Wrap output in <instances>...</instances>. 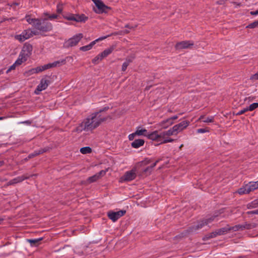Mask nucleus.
I'll return each instance as SVG.
<instances>
[{
	"label": "nucleus",
	"instance_id": "1",
	"mask_svg": "<svg viewBox=\"0 0 258 258\" xmlns=\"http://www.w3.org/2000/svg\"><path fill=\"white\" fill-rule=\"evenodd\" d=\"M97 127V113H94L84 119L74 130V132L92 131Z\"/></svg>",
	"mask_w": 258,
	"mask_h": 258
},
{
	"label": "nucleus",
	"instance_id": "2",
	"mask_svg": "<svg viewBox=\"0 0 258 258\" xmlns=\"http://www.w3.org/2000/svg\"><path fill=\"white\" fill-rule=\"evenodd\" d=\"M151 162L150 159L146 158L144 160L138 162L133 169L126 172L124 175L120 178L122 181H130L134 179L137 176V173L138 172L140 167L149 164Z\"/></svg>",
	"mask_w": 258,
	"mask_h": 258
},
{
	"label": "nucleus",
	"instance_id": "3",
	"mask_svg": "<svg viewBox=\"0 0 258 258\" xmlns=\"http://www.w3.org/2000/svg\"><path fill=\"white\" fill-rule=\"evenodd\" d=\"M47 18H44L42 20L38 19L27 18V21L30 24H32L37 29L42 32H48L52 30V24L46 22Z\"/></svg>",
	"mask_w": 258,
	"mask_h": 258
},
{
	"label": "nucleus",
	"instance_id": "4",
	"mask_svg": "<svg viewBox=\"0 0 258 258\" xmlns=\"http://www.w3.org/2000/svg\"><path fill=\"white\" fill-rule=\"evenodd\" d=\"M257 188H258V181H251L240 188L238 190V193L240 195L247 194Z\"/></svg>",
	"mask_w": 258,
	"mask_h": 258
},
{
	"label": "nucleus",
	"instance_id": "5",
	"mask_svg": "<svg viewBox=\"0 0 258 258\" xmlns=\"http://www.w3.org/2000/svg\"><path fill=\"white\" fill-rule=\"evenodd\" d=\"M83 37V35L81 33L73 36L72 38H71L65 41L63 44L64 47L69 48L76 45Z\"/></svg>",
	"mask_w": 258,
	"mask_h": 258
},
{
	"label": "nucleus",
	"instance_id": "6",
	"mask_svg": "<svg viewBox=\"0 0 258 258\" xmlns=\"http://www.w3.org/2000/svg\"><path fill=\"white\" fill-rule=\"evenodd\" d=\"M256 226V224L255 223H245L244 224H238L234 226H231V230L234 231H237L239 230H243L244 229H250L253 228H255Z\"/></svg>",
	"mask_w": 258,
	"mask_h": 258
},
{
	"label": "nucleus",
	"instance_id": "7",
	"mask_svg": "<svg viewBox=\"0 0 258 258\" xmlns=\"http://www.w3.org/2000/svg\"><path fill=\"white\" fill-rule=\"evenodd\" d=\"M126 213L125 210H120L117 212L110 211L107 213L108 218L113 222L116 221L119 218L123 216Z\"/></svg>",
	"mask_w": 258,
	"mask_h": 258
},
{
	"label": "nucleus",
	"instance_id": "8",
	"mask_svg": "<svg viewBox=\"0 0 258 258\" xmlns=\"http://www.w3.org/2000/svg\"><path fill=\"white\" fill-rule=\"evenodd\" d=\"M218 216L219 214L215 213V214L211 217L199 221L198 224L196 225H195V226L197 230H198L199 229L203 228L205 225H207L209 223L212 222L214 220V219Z\"/></svg>",
	"mask_w": 258,
	"mask_h": 258
},
{
	"label": "nucleus",
	"instance_id": "9",
	"mask_svg": "<svg viewBox=\"0 0 258 258\" xmlns=\"http://www.w3.org/2000/svg\"><path fill=\"white\" fill-rule=\"evenodd\" d=\"M49 83V81L46 79V77L42 78L40 81V84L37 86V88L34 91L35 94H39L40 92L46 89L48 86Z\"/></svg>",
	"mask_w": 258,
	"mask_h": 258
},
{
	"label": "nucleus",
	"instance_id": "10",
	"mask_svg": "<svg viewBox=\"0 0 258 258\" xmlns=\"http://www.w3.org/2000/svg\"><path fill=\"white\" fill-rule=\"evenodd\" d=\"M197 231L195 225L189 227L187 229L183 231L182 232L180 233L179 235L175 236L174 239L179 238L181 239L183 237H186L188 235L194 233Z\"/></svg>",
	"mask_w": 258,
	"mask_h": 258
},
{
	"label": "nucleus",
	"instance_id": "11",
	"mask_svg": "<svg viewBox=\"0 0 258 258\" xmlns=\"http://www.w3.org/2000/svg\"><path fill=\"white\" fill-rule=\"evenodd\" d=\"M194 45V43L190 41H183L176 43L175 48L176 49H187Z\"/></svg>",
	"mask_w": 258,
	"mask_h": 258
},
{
	"label": "nucleus",
	"instance_id": "12",
	"mask_svg": "<svg viewBox=\"0 0 258 258\" xmlns=\"http://www.w3.org/2000/svg\"><path fill=\"white\" fill-rule=\"evenodd\" d=\"M111 8L105 5L101 0H98V14L107 13Z\"/></svg>",
	"mask_w": 258,
	"mask_h": 258
},
{
	"label": "nucleus",
	"instance_id": "13",
	"mask_svg": "<svg viewBox=\"0 0 258 258\" xmlns=\"http://www.w3.org/2000/svg\"><path fill=\"white\" fill-rule=\"evenodd\" d=\"M65 63H66V59H62L60 61H59V60L53 62L52 63H48L47 64H45L43 66H40V67H41L42 71H43L44 70H46L47 69H50L51 68L60 66L62 64H65Z\"/></svg>",
	"mask_w": 258,
	"mask_h": 258
},
{
	"label": "nucleus",
	"instance_id": "14",
	"mask_svg": "<svg viewBox=\"0 0 258 258\" xmlns=\"http://www.w3.org/2000/svg\"><path fill=\"white\" fill-rule=\"evenodd\" d=\"M189 124V121L187 120L183 121L173 126V131H175L177 134L178 133L182 131L184 128H186Z\"/></svg>",
	"mask_w": 258,
	"mask_h": 258
},
{
	"label": "nucleus",
	"instance_id": "15",
	"mask_svg": "<svg viewBox=\"0 0 258 258\" xmlns=\"http://www.w3.org/2000/svg\"><path fill=\"white\" fill-rule=\"evenodd\" d=\"M115 45H112L109 48H108L105 49L100 55L99 56L100 57V59L101 60L104 57L107 56L109 54H110L113 50L115 48Z\"/></svg>",
	"mask_w": 258,
	"mask_h": 258
},
{
	"label": "nucleus",
	"instance_id": "16",
	"mask_svg": "<svg viewBox=\"0 0 258 258\" xmlns=\"http://www.w3.org/2000/svg\"><path fill=\"white\" fill-rule=\"evenodd\" d=\"M231 226L227 225L225 227L216 229V232L217 235H222L226 234L228 231H231Z\"/></svg>",
	"mask_w": 258,
	"mask_h": 258
},
{
	"label": "nucleus",
	"instance_id": "17",
	"mask_svg": "<svg viewBox=\"0 0 258 258\" xmlns=\"http://www.w3.org/2000/svg\"><path fill=\"white\" fill-rule=\"evenodd\" d=\"M41 72H42V71L41 67L39 66V67H36L35 68H33V69H30V70H29L28 71L25 72L24 73V75L25 77H29V76H30L31 75H33L34 74L38 73Z\"/></svg>",
	"mask_w": 258,
	"mask_h": 258
},
{
	"label": "nucleus",
	"instance_id": "18",
	"mask_svg": "<svg viewBox=\"0 0 258 258\" xmlns=\"http://www.w3.org/2000/svg\"><path fill=\"white\" fill-rule=\"evenodd\" d=\"M147 137L148 139L152 140L153 141H156V140L160 141V139L161 138H162L161 134L159 135L158 134V131H154L150 134H148Z\"/></svg>",
	"mask_w": 258,
	"mask_h": 258
},
{
	"label": "nucleus",
	"instance_id": "19",
	"mask_svg": "<svg viewBox=\"0 0 258 258\" xmlns=\"http://www.w3.org/2000/svg\"><path fill=\"white\" fill-rule=\"evenodd\" d=\"M145 141L143 139L135 140L132 143L131 146L134 148H138L144 145Z\"/></svg>",
	"mask_w": 258,
	"mask_h": 258
},
{
	"label": "nucleus",
	"instance_id": "20",
	"mask_svg": "<svg viewBox=\"0 0 258 258\" xmlns=\"http://www.w3.org/2000/svg\"><path fill=\"white\" fill-rule=\"evenodd\" d=\"M37 176V174H32L30 176H28L27 175H24L21 176L17 177L13 179V181L14 183V184H16L17 183H19L20 182H22V181L24 180L25 179H28L30 176Z\"/></svg>",
	"mask_w": 258,
	"mask_h": 258
},
{
	"label": "nucleus",
	"instance_id": "21",
	"mask_svg": "<svg viewBox=\"0 0 258 258\" xmlns=\"http://www.w3.org/2000/svg\"><path fill=\"white\" fill-rule=\"evenodd\" d=\"M32 49L33 47L31 45L25 44L23 47L22 51L30 56L31 54Z\"/></svg>",
	"mask_w": 258,
	"mask_h": 258
},
{
	"label": "nucleus",
	"instance_id": "22",
	"mask_svg": "<svg viewBox=\"0 0 258 258\" xmlns=\"http://www.w3.org/2000/svg\"><path fill=\"white\" fill-rule=\"evenodd\" d=\"M173 123V121H172L171 119L170 118H169L166 120H163L161 122L160 125L163 128H165L168 127L169 126L171 125Z\"/></svg>",
	"mask_w": 258,
	"mask_h": 258
},
{
	"label": "nucleus",
	"instance_id": "23",
	"mask_svg": "<svg viewBox=\"0 0 258 258\" xmlns=\"http://www.w3.org/2000/svg\"><path fill=\"white\" fill-rule=\"evenodd\" d=\"M48 150V149L47 148H46V149H40L38 151H35L33 153H32L31 154H30L28 157V159H30V158H33L38 155H40L41 154H42L44 152H46V151H47Z\"/></svg>",
	"mask_w": 258,
	"mask_h": 258
},
{
	"label": "nucleus",
	"instance_id": "24",
	"mask_svg": "<svg viewBox=\"0 0 258 258\" xmlns=\"http://www.w3.org/2000/svg\"><path fill=\"white\" fill-rule=\"evenodd\" d=\"M22 34L25 37L26 40L33 36L34 35H36V33L30 31V30H26L23 32Z\"/></svg>",
	"mask_w": 258,
	"mask_h": 258
},
{
	"label": "nucleus",
	"instance_id": "25",
	"mask_svg": "<svg viewBox=\"0 0 258 258\" xmlns=\"http://www.w3.org/2000/svg\"><path fill=\"white\" fill-rule=\"evenodd\" d=\"M162 137L163 138H165L166 136H170L174 135H177L176 132L175 131H173V127L170 128L169 130L164 132L161 133Z\"/></svg>",
	"mask_w": 258,
	"mask_h": 258
},
{
	"label": "nucleus",
	"instance_id": "26",
	"mask_svg": "<svg viewBox=\"0 0 258 258\" xmlns=\"http://www.w3.org/2000/svg\"><path fill=\"white\" fill-rule=\"evenodd\" d=\"M217 234H216V230L211 232V233H208L206 235H205L203 238H202V240L203 241H206V240H208L211 238H215L217 236Z\"/></svg>",
	"mask_w": 258,
	"mask_h": 258
},
{
	"label": "nucleus",
	"instance_id": "27",
	"mask_svg": "<svg viewBox=\"0 0 258 258\" xmlns=\"http://www.w3.org/2000/svg\"><path fill=\"white\" fill-rule=\"evenodd\" d=\"M97 41V40H95L92 42L89 45H87L86 46H82L80 48V49L82 51H86L89 50H90L93 46L96 44V42Z\"/></svg>",
	"mask_w": 258,
	"mask_h": 258
},
{
	"label": "nucleus",
	"instance_id": "28",
	"mask_svg": "<svg viewBox=\"0 0 258 258\" xmlns=\"http://www.w3.org/2000/svg\"><path fill=\"white\" fill-rule=\"evenodd\" d=\"M247 209H253L258 207V199H256L246 205Z\"/></svg>",
	"mask_w": 258,
	"mask_h": 258
},
{
	"label": "nucleus",
	"instance_id": "29",
	"mask_svg": "<svg viewBox=\"0 0 258 258\" xmlns=\"http://www.w3.org/2000/svg\"><path fill=\"white\" fill-rule=\"evenodd\" d=\"M199 120H202L204 122H213L214 117L211 116L206 118L204 115H201Z\"/></svg>",
	"mask_w": 258,
	"mask_h": 258
},
{
	"label": "nucleus",
	"instance_id": "30",
	"mask_svg": "<svg viewBox=\"0 0 258 258\" xmlns=\"http://www.w3.org/2000/svg\"><path fill=\"white\" fill-rule=\"evenodd\" d=\"M87 19V17H85V16L83 14L79 15H75V21L77 22H85Z\"/></svg>",
	"mask_w": 258,
	"mask_h": 258
},
{
	"label": "nucleus",
	"instance_id": "31",
	"mask_svg": "<svg viewBox=\"0 0 258 258\" xmlns=\"http://www.w3.org/2000/svg\"><path fill=\"white\" fill-rule=\"evenodd\" d=\"M135 133L137 136H144L147 137L148 135L147 130L145 128L139 130V128H138Z\"/></svg>",
	"mask_w": 258,
	"mask_h": 258
},
{
	"label": "nucleus",
	"instance_id": "32",
	"mask_svg": "<svg viewBox=\"0 0 258 258\" xmlns=\"http://www.w3.org/2000/svg\"><path fill=\"white\" fill-rule=\"evenodd\" d=\"M80 151L83 154H87L91 153L92 152V150L90 147H85L81 148Z\"/></svg>",
	"mask_w": 258,
	"mask_h": 258
},
{
	"label": "nucleus",
	"instance_id": "33",
	"mask_svg": "<svg viewBox=\"0 0 258 258\" xmlns=\"http://www.w3.org/2000/svg\"><path fill=\"white\" fill-rule=\"evenodd\" d=\"M152 170L153 169H152V167H150V166H148L142 170V172L140 173V175H142L144 174L146 175L150 174L151 173Z\"/></svg>",
	"mask_w": 258,
	"mask_h": 258
},
{
	"label": "nucleus",
	"instance_id": "34",
	"mask_svg": "<svg viewBox=\"0 0 258 258\" xmlns=\"http://www.w3.org/2000/svg\"><path fill=\"white\" fill-rule=\"evenodd\" d=\"M136 58L135 54H132L130 56H127L125 59V62L127 64H130L133 61V60Z\"/></svg>",
	"mask_w": 258,
	"mask_h": 258
},
{
	"label": "nucleus",
	"instance_id": "35",
	"mask_svg": "<svg viewBox=\"0 0 258 258\" xmlns=\"http://www.w3.org/2000/svg\"><path fill=\"white\" fill-rule=\"evenodd\" d=\"M256 27H258V20L249 24L246 27L247 28L250 29H253Z\"/></svg>",
	"mask_w": 258,
	"mask_h": 258
},
{
	"label": "nucleus",
	"instance_id": "36",
	"mask_svg": "<svg viewBox=\"0 0 258 258\" xmlns=\"http://www.w3.org/2000/svg\"><path fill=\"white\" fill-rule=\"evenodd\" d=\"M107 119H111V118L109 116H107L106 117H103V118L102 117H100V115L98 116V122H97L98 125L100 123H101L106 121Z\"/></svg>",
	"mask_w": 258,
	"mask_h": 258
},
{
	"label": "nucleus",
	"instance_id": "37",
	"mask_svg": "<svg viewBox=\"0 0 258 258\" xmlns=\"http://www.w3.org/2000/svg\"><path fill=\"white\" fill-rule=\"evenodd\" d=\"M258 107V103H253L250 104L248 107H247L248 111H252Z\"/></svg>",
	"mask_w": 258,
	"mask_h": 258
},
{
	"label": "nucleus",
	"instance_id": "38",
	"mask_svg": "<svg viewBox=\"0 0 258 258\" xmlns=\"http://www.w3.org/2000/svg\"><path fill=\"white\" fill-rule=\"evenodd\" d=\"M29 56L28 54L24 53V52L21 51L20 55H19V58H21V59H22V60L25 61L27 59V58Z\"/></svg>",
	"mask_w": 258,
	"mask_h": 258
},
{
	"label": "nucleus",
	"instance_id": "39",
	"mask_svg": "<svg viewBox=\"0 0 258 258\" xmlns=\"http://www.w3.org/2000/svg\"><path fill=\"white\" fill-rule=\"evenodd\" d=\"M15 38L16 40H19L20 42H23L26 40L25 37H24V36L22 34L20 35H15Z\"/></svg>",
	"mask_w": 258,
	"mask_h": 258
},
{
	"label": "nucleus",
	"instance_id": "40",
	"mask_svg": "<svg viewBox=\"0 0 258 258\" xmlns=\"http://www.w3.org/2000/svg\"><path fill=\"white\" fill-rule=\"evenodd\" d=\"M42 239V238L36 239H28V241L29 243H30L32 245H35L39 241Z\"/></svg>",
	"mask_w": 258,
	"mask_h": 258
},
{
	"label": "nucleus",
	"instance_id": "41",
	"mask_svg": "<svg viewBox=\"0 0 258 258\" xmlns=\"http://www.w3.org/2000/svg\"><path fill=\"white\" fill-rule=\"evenodd\" d=\"M64 18L68 20L75 21V15L70 14L68 16H65Z\"/></svg>",
	"mask_w": 258,
	"mask_h": 258
},
{
	"label": "nucleus",
	"instance_id": "42",
	"mask_svg": "<svg viewBox=\"0 0 258 258\" xmlns=\"http://www.w3.org/2000/svg\"><path fill=\"white\" fill-rule=\"evenodd\" d=\"M96 180H97V176H96V175H94L91 177H90L88 179L87 182L88 183H91V182L95 181Z\"/></svg>",
	"mask_w": 258,
	"mask_h": 258
},
{
	"label": "nucleus",
	"instance_id": "43",
	"mask_svg": "<svg viewBox=\"0 0 258 258\" xmlns=\"http://www.w3.org/2000/svg\"><path fill=\"white\" fill-rule=\"evenodd\" d=\"M249 79L252 81L258 80V71L255 74L251 75Z\"/></svg>",
	"mask_w": 258,
	"mask_h": 258
},
{
	"label": "nucleus",
	"instance_id": "44",
	"mask_svg": "<svg viewBox=\"0 0 258 258\" xmlns=\"http://www.w3.org/2000/svg\"><path fill=\"white\" fill-rule=\"evenodd\" d=\"M56 11L58 13L60 14L62 11V4L59 3L57 6Z\"/></svg>",
	"mask_w": 258,
	"mask_h": 258
},
{
	"label": "nucleus",
	"instance_id": "45",
	"mask_svg": "<svg viewBox=\"0 0 258 258\" xmlns=\"http://www.w3.org/2000/svg\"><path fill=\"white\" fill-rule=\"evenodd\" d=\"M174 141V139H172L171 138H167L164 139L163 141H161L160 144H165L169 142H172Z\"/></svg>",
	"mask_w": 258,
	"mask_h": 258
},
{
	"label": "nucleus",
	"instance_id": "46",
	"mask_svg": "<svg viewBox=\"0 0 258 258\" xmlns=\"http://www.w3.org/2000/svg\"><path fill=\"white\" fill-rule=\"evenodd\" d=\"M209 130L208 128H199L197 130V133H204L206 132H209Z\"/></svg>",
	"mask_w": 258,
	"mask_h": 258
},
{
	"label": "nucleus",
	"instance_id": "47",
	"mask_svg": "<svg viewBox=\"0 0 258 258\" xmlns=\"http://www.w3.org/2000/svg\"><path fill=\"white\" fill-rule=\"evenodd\" d=\"M108 170L107 169H106L105 170H102L101 171H100L98 173V178L99 177H102L103 176H104L106 172H107V171Z\"/></svg>",
	"mask_w": 258,
	"mask_h": 258
},
{
	"label": "nucleus",
	"instance_id": "48",
	"mask_svg": "<svg viewBox=\"0 0 258 258\" xmlns=\"http://www.w3.org/2000/svg\"><path fill=\"white\" fill-rule=\"evenodd\" d=\"M248 111V109H247V107L244 108L243 109L239 111V112H238L236 115H241L243 113H244L245 112Z\"/></svg>",
	"mask_w": 258,
	"mask_h": 258
},
{
	"label": "nucleus",
	"instance_id": "49",
	"mask_svg": "<svg viewBox=\"0 0 258 258\" xmlns=\"http://www.w3.org/2000/svg\"><path fill=\"white\" fill-rule=\"evenodd\" d=\"M136 136L137 135H136L135 132L133 133V134H131L129 135V136H128V140L130 141H133Z\"/></svg>",
	"mask_w": 258,
	"mask_h": 258
},
{
	"label": "nucleus",
	"instance_id": "50",
	"mask_svg": "<svg viewBox=\"0 0 258 258\" xmlns=\"http://www.w3.org/2000/svg\"><path fill=\"white\" fill-rule=\"evenodd\" d=\"M58 17V16L57 15L52 14V15H49L48 19H49L50 20L56 19H57Z\"/></svg>",
	"mask_w": 258,
	"mask_h": 258
},
{
	"label": "nucleus",
	"instance_id": "51",
	"mask_svg": "<svg viewBox=\"0 0 258 258\" xmlns=\"http://www.w3.org/2000/svg\"><path fill=\"white\" fill-rule=\"evenodd\" d=\"M128 65L129 64L126 63L125 62H123L121 68L122 71L124 72L126 70L127 67H128Z\"/></svg>",
	"mask_w": 258,
	"mask_h": 258
},
{
	"label": "nucleus",
	"instance_id": "52",
	"mask_svg": "<svg viewBox=\"0 0 258 258\" xmlns=\"http://www.w3.org/2000/svg\"><path fill=\"white\" fill-rule=\"evenodd\" d=\"M246 214L247 215H250V214H257V215H258V209L257 210H256L248 211V212H246Z\"/></svg>",
	"mask_w": 258,
	"mask_h": 258
},
{
	"label": "nucleus",
	"instance_id": "53",
	"mask_svg": "<svg viewBox=\"0 0 258 258\" xmlns=\"http://www.w3.org/2000/svg\"><path fill=\"white\" fill-rule=\"evenodd\" d=\"M129 32H130L129 30L125 29V30L120 31L119 33H118V34L124 35V34H128Z\"/></svg>",
	"mask_w": 258,
	"mask_h": 258
},
{
	"label": "nucleus",
	"instance_id": "54",
	"mask_svg": "<svg viewBox=\"0 0 258 258\" xmlns=\"http://www.w3.org/2000/svg\"><path fill=\"white\" fill-rule=\"evenodd\" d=\"M23 62H24V61L22 60V59H21V58L19 57V58L15 62V64H16V65H20Z\"/></svg>",
	"mask_w": 258,
	"mask_h": 258
},
{
	"label": "nucleus",
	"instance_id": "55",
	"mask_svg": "<svg viewBox=\"0 0 258 258\" xmlns=\"http://www.w3.org/2000/svg\"><path fill=\"white\" fill-rule=\"evenodd\" d=\"M108 109H109V107H108V106L105 107H104L102 109H100V110H99V111H98V114L99 113H101V112H103V111H106V110H107Z\"/></svg>",
	"mask_w": 258,
	"mask_h": 258
},
{
	"label": "nucleus",
	"instance_id": "56",
	"mask_svg": "<svg viewBox=\"0 0 258 258\" xmlns=\"http://www.w3.org/2000/svg\"><path fill=\"white\" fill-rule=\"evenodd\" d=\"M16 66V64H15V63L13 65L11 66L10 68L8 70L7 73L11 71V70H14L15 69Z\"/></svg>",
	"mask_w": 258,
	"mask_h": 258
},
{
	"label": "nucleus",
	"instance_id": "57",
	"mask_svg": "<svg viewBox=\"0 0 258 258\" xmlns=\"http://www.w3.org/2000/svg\"><path fill=\"white\" fill-rule=\"evenodd\" d=\"M137 27V25H136L135 26H131L129 24H126L125 25L124 27L125 28H129V29H135L136 27Z\"/></svg>",
	"mask_w": 258,
	"mask_h": 258
},
{
	"label": "nucleus",
	"instance_id": "58",
	"mask_svg": "<svg viewBox=\"0 0 258 258\" xmlns=\"http://www.w3.org/2000/svg\"><path fill=\"white\" fill-rule=\"evenodd\" d=\"M110 35H108L106 36L99 37V38H98V41H102V40H103V39H104L105 38H107V37H108Z\"/></svg>",
	"mask_w": 258,
	"mask_h": 258
},
{
	"label": "nucleus",
	"instance_id": "59",
	"mask_svg": "<svg viewBox=\"0 0 258 258\" xmlns=\"http://www.w3.org/2000/svg\"><path fill=\"white\" fill-rule=\"evenodd\" d=\"M250 14L251 15H256L258 14V10H256L255 11H251L250 12Z\"/></svg>",
	"mask_w": 258,
	"mask_h": 258
},
{
	"label": "nucleus",
	"instance_id": "60",
	"mask_svg": "<svg viewBox=\"0 0 258 258\" xmlns=\"http://www.w3.org/2000/svg\"><path fill=\"white\" fill-rule=\"evenodd\" d=\"M225 3L224 0H219L217 2L218 5H223Z\"/></svg>",
	"mask_w": 258,
	"mask_h": 258
},
{
	"label": "nucleus",
	"instance_id": "61",
	"mask_svg": "<svg viewBox=\"0 0 258 258\" xmlns=\"http://www.w3.org/2000/svg\"><path fill=\"white\" fill-rule=\"evenodd\" d=\"M178 118V115H174L171 117H170V118L171 119L172 121H173V120H175V119H177Z\"/></svg>",
	"mask_w": 258,
	"mask_h": 258
},
{
	"label": "nucleus",
	"instance_id": "62",
	"mask_svg": "<svg viewBox=\"0 0 258 258\" xmlns=\"http://www.w3.org/2000/svg\"><path fill=\"white\" fill-rule=\"evenodd\" d=\"M13 184H14V183L13 180H11L7 183L6 186H9V185H13Z\"/></svg>",
	"mask_w": 258,
	"mask_h": 258
},
{
	"label": "nucleus",
	"instance_id": "63",
	"mask_svg": "<svg viewBox=\"0 0 258 258\" xmlns=\"http://www.w3.org/2000/svg\"><path fill=\"white\" fill-rule=\"evenodd\" d=\"M159 160L156 161L155 162H154L152 165L150 166V167H152V169L156 165L157 163L159 162Z\"/></svg>",
	"mask_w": 258,
	"mask_h": 258
},
{
	"label": "nucleus",
	"instance_id": "64",
	"mask_svg": "<svg viewBox=\"0 0 258 258\" xmlns=\"http://www.w3.org/2000/svg\"><path fill=\"white\" fill-rule=\"evenodd\" d=\"M151 87H152V86H151H151H147V87L145 88V91H148V90H150V89L151 88Z\"/></svg>",
	"mask_w": 258,
	"mask_h": 258
}]
</instances>
